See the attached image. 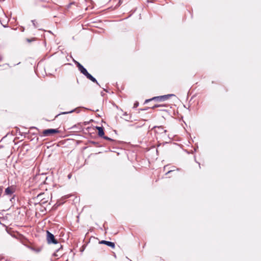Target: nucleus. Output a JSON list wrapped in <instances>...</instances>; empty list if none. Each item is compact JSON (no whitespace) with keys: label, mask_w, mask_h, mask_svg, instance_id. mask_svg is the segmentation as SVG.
I'll return each instance as SVG.
<instances>
[{"label":"nucleus","mask_w":261,"mask_h":261,"mask_svg":"<svg viewBox=\"0 0 261 261\" xmlns=\"http://www.w3.org/2000/svg\"><path fill=\"white\" fill-rule=\"evenodd\" d=\"M3 191V187H0V196H1V194H2Z\"/></svg>","instance_id":"dca6fc26"},{"label":"nucleus","mask_w":261,"mask_h":261,"mask_svg":"<svg viewBox=\"0 0 261 261\" xmlns=\"http://www.w3.org/2000/svg\"><path fill=\"white\" fill-rule=\"evenodd\" d=\"M96 128L98 130V136L99 137H102L105 135L103 128L100 126H97Z\"/></svg>","instance_id":"0eeeda50"},{"label":"nucleus","mask_w":261,"mask_h":261,"mask_svg":"<svg viewBox=\"0 0 261 261\" xmlns=\"http://www.w3.org/2000/svg\"><path fill=\"white\" fill-rule=\"evenodd\" d=\"M173 95H173V94H167V95H162V96H160L154 97L152 98L146 99L145 100V102L147 103L152 100H156L158 101H165V100H166L167 99H168L169 97H170Z\"/></svg>","instance_id":"f257e3e1"},{"label":"nucleus","mask_w":261,"mask_h":261,"mask_svg":"<svg viewBox=\"0 0 261 261\" xmlns=\"http://www.w3.org/2000/svg\"><path fill=\"white\" fill-rule=\"evenodd\" d=\"M105 139L106 140H110V141H113L112 139H111L110 138L107 137V136H103L102 137Z\"/></svg>","instance_id":"f8f14e48"},{"label":"nucleus","mask_w":261,"mask_h":261,"mask_svg":"<svg viewBox=\"0 0 261 261\" xmlns=\"http://www.w3.org/2000/svg\"><path fill=\"white\" fill-rule=\"evenodd\" d=\"M159 129H160V130H163L164 131V133H166L167 132V130H164V128L162 126H158L157 127Z\"/></svg>","instance_id":"9d476101"},{"label":"nucleus","mask_w":261,"mask_h":261,"mask_svg":"<svg viewBox=\"0 0 261 261\" xmlns=\"http://www.w3.org/2000/svg\"><path fill=\"white\" fill-rule=\"evenodd\" d=\"M59 132L58 129H45L43 131V136H50L54 134L58 133Z\"/></svg>","instance_id":"20e7f679"},{"label":"nucleus","mask_w":261,"mask_h":261,"mask_svg":"<svg viewBox=\"0 0 261 261\" xmlns=\"http://www.w3.org/2000/svg\"><path fill=\"white\" fill-rule=\"evenodd\" d=\"M139 105V103L138 102H136L134 104V108H137Z\"/></svg>","instance_id":"2eb2a0df"},{"label":"nucleus","mask_w":261,"mask_h":261,"mask_svg":"<svg viewBox=\"0 0 261 261\" xmlns=\"http://www.w3.org/2000/svg\"><path fill=\"white\" fill-rule=\"evenodd\" d=\"M32 22L34 26V27L35 28H37V26L36 25V23H35V20H32Z\"/></svg>","instance_id":"4468645a"},{"label":"nucleus","mask_w":261,"mask_h":261,"mask_svg":"<svg viewBox=\"0 0 261 261\" xmlns=\"http://www.w3.org/2000/svg\"><path fill=\"white\" fill-rule=\"evenodd\" d=\"M99 243L101 244L107 245V246H110L112 248H114L115 246L114 243L105 240H102L99 242Z\"/></svg>","instance_id":"423d86ee"},{"label":"nucleus","mask_w":261,"mask_h":261,"mask_svg":"<svg viewBox=\"0 0 261 261\" xmlns=\"http://www.w3.org/2000/svg\"><path fill=\"white\" fill-rule=\"evenodd\" d=\"M86 77L88 79H89V80H91V81H92L93 82L96 83L97 85H99L98 83L97 82V81L96 80V79L95 77H94L92 75H91L90 73H89L88 74V75L86 76Z\"/></svg>","instance_id":"6e6552de"},{"label":"nucleus","mask_w":261,"mask_h":261,"mask_svg":"<svg viewBox=\"0 0 261 261\" xmlns=\"http://www.w3.org/2000/svg\"><path fill=\"white\" fill-rule=\"evenodd\" d=\"M160 105H154V106L152 107V108H157V107H160Z\"/></svg>","instance_id":"f3484780"},{"label":"nucleus","mask_w":261,"mask_h":261,"mask_svg":"<svg viewBox=\"0 0 261 261\" xmlns=\"http://www.w3.org/2000/svg\"><path fill=\"white\" fill-rule=\"evenodd\" d=\"M32 250H33L34 251L37 252H39L40 251V249H34V248H32Z\"/></svg>","instance_id":"ddd939ff"},{"label":"nucleus","mask_w":261,"mask_h":261,"mask_svg":"<svg viewBox=\"0 0 261 261\" xmlns=\"http://www.w3.org/2000/svg\"><path fill=\"white\" fill-rule=\"evenodd\" d=\"M75 111H76V109H74V110H71V111H70L69 112H62V113H61V114H66L71 113H72V112H74ZM58 116V115L56 117H57Z\"/></svg>","instance_id":"1a4fd4ad"},{"label":"nucleus","mask_w":261,"mask_h":261,"mask_svg":"<svg viewBox=\"0 0 261 261\" xmlns=\"http://www.w3.org/2000/svg\"><path fill=\"white\" fill-rule=\"evenodd\" d=\"M46 239L48 244H57L58 241L55 239V237L53 234L50 232L49 231H46Z\"/></svg>","instance_id":"f03ea898"},{"label":"nucleus","mask_w":261,"mask_h":261,"mask_svg":"<svg viewBox=\"0 0 261 261\" xmlns=\"http://www.w3.org/2000/svg\"><path fill=\"white\" fill-rule=\"evenodd\" d=\"M62 247L61 246L60 248H59V249L57 250V252L54 253V255L55 256H59V255L57 254V253L60 250V249L62 248Z\"/></svg>","instance_id":"9b49d317"},{"label":"nucleus","mask_w":261,"mask_h":261,"mask_svg":"<svg viewBox=\"0 0 261 261\" xmlns=\"http://www.w3.org/2000/svg\"><path fill=\"white\" fill-rule=\"evenodd\" d=\"M119 3H120V4H121V0H119Z\"/></svg>","instance_id":"a211bd4d"},{"label":"nucleus","mask_w":261,"mask_h":261,"mask_svg":"<svg viewBox=\"0 0 261 261\" xmlns=\"http://www.w3.org/2000/svg\"><path fill=\"white\" fill-rule=\"evenodd\" d=\"M74 62L76 65V66L77 67L78 69L81 72V73L84 74L85 76H87L89 73L87 71V69L77 61L74 60Z\"/></svg>","instance_id":"7ed1b4c3"},{"label":"nucleus","mask_w":261,"mask_h":261,"mask_svg":"<svg viewBox=\"0 0 261 261\" xmlns=\"http://www.w3.org/2000/svg\"><path fill=\"white\" fill-rule=\"evenodd\" d=\"M171 171H172V170L169 171L168 172V173H169V172H171Z\"/></svg>","instance_id":"6ab92c4d"},{"label":"nucleus","mask_w":261,"mask_h":261,"mask_svg":"<svg viewBox=\"0 0 261 261\" xmlns=\"http://www.w3.org/2000/svg\"><path fill=\"white\" fill-rule=\"evenodd\" d=\"M15 191V188L13 186L8 187L5 189V194L11 196Z\"/></svg>","instance_id":"39448f33"}]
</instances>
